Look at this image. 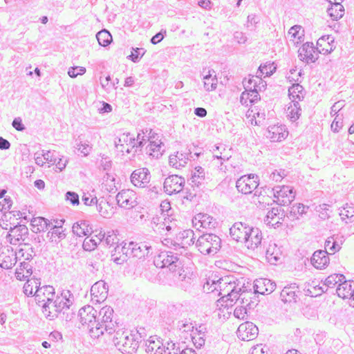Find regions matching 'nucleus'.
<instances>
[{
	"mask_svg": "<svg viewBox=\"0 0 354 354\" xmlns=\"http://www.w3.org/2000/svg\"><path fill=\"white\" fill-rule=\"evenodd\" d=\"M298 287L295 284L286 286L281 290L280 297L284 303L296 302L297 298Z\"/></svg>",
	"mask_w": 354,
	"mask_h": 354,
	"instance_id": "nucleus-36",
	"label": "nucleus"
},
{
	"mask_svg": "<svg viewBox=\"0 0 354 354\" xmlns=\"http://www.w3.org/2000/svg\"><path fill=\"white\" fill-rule=\"evenodd\" d=\"M160 208L162 211L164 221L156 225L158 231L160 234H163L165 231L168 232H176L178 230L176 221L171 218L169 214V211L171 209L170 203L169 201H162L160 204Z\"/></svg>",
	"mask_w": 354,
	"mask_h": 354,
	"instance_id": "nucleus-8",
	"label": "nucleus"
},
{
	"mask_svg": "<svg viewBox=\"0 0 354 354\" xmlns=\"http://www.w3.org/2000/svg\"><path fill=\"white\" fill-rule=\"evenodd\" d=\"M36 302L44 306L45 304L52 301L55 297V289L51 286H44L37 288L34 293Z\"/></svg>",
	"mask_w": 354,
	"mask_h": 354,
	"instance_id": "nucleus-20",
	"label": "nucleus"
},
{
	"mask_svg": "<svg viewBox=\"0 0 354 354\" xmlns=\"http://www.w3.org/2000/svg\"><path fill=\"white\" fill-rule=\"evenodd\" d=\"M97 210L103 218H109L115 214L114 208L104 200L97 201Z\"/></svg>",
	"mask_w": 354,
	"mask_h": 354,
	"instance_id": "nucleus-41",
	"label": "nucleus"
},
{
	"mask_svg": "<svg viewBox=\"0 0 354 354\" xmlns=\"http://www.w3.org/2000/svg\"><path fill=\"white\" fill-rule=\"evenodd\" d=\"M344 279L345 277L343 274H333L325 279L324 284L328 288H333L336 284L340 283Z\"/></svg>",
	"mask_w": 354,
	"mask_h": 354,
	"instance_id": "nucleus-54",
	"label": "nucleus"
},
{
	"mask_svg": "<svg viewBox=\"0 0 354 354\" xmlns=\"http://www.w3.org/2000/svg\"><path fill=\"white\" fill-rule=\"evenodd\" d=\"M145 50L144 48H133L131 54L129 56V59L134 63L138 62L140 58L145 55Z\"/></svg>",
	"mask_w": 354,
	"mask_h": 354,
	"instance_id": "nucleus-61",
	"label": "nucleus"
},
{
	"mask_svg": "<svg viewBox=\"0 0 354 354\" xmlns=\"http://www.w3.org/2000/svg\"><path fill=\"white\" fill-rule=\"evenodd\" d=\"M76 149L84 155V156H87L92 150V146L88 143L80 142L79 144H77Z\"/></svg>",
	"mask_w": 354,
	"mask_h": 354,
	"instance_id": "nucleus-62",
	"label": "nucleus"
},
{
	"mask_svg": "<svg viewBox=\"0 0 354 354\" xmlns=\"http://www.w3.org/2000/svg\"><path fill=\"white\" fill-rule=\"evenodd\" d=\"M304 37V30L301 26H293L288 32V37L294 44H298L303 41Z\"/></svg>",
	"mask_w": 354,
	"mask_h": 354,
	"instance_id": "nucleus-40",
	"label": "nucleus"
},
{
	"mask_svg": "<svg viewBox=\"0 0 354 354\" xmlns=\"http://www.w3.org/2000/svg\"><path fill=\"white\" fill-rule=\"evenodd\" d=\"M129 248V243H124L122 246L117 245L112 252L111 259L117 264H122L127 260V253Z\"/></svg>",
	"mask_w": 354,
	"mask_h": 354,
	"instance_id": "nucleus-34",
	"label": "nucleus"
},
{
	"mask_svg": "<svg viewBox=\"0 0 354 354\" xmlns=\"http://www.w3.org/2000/svg\"><path fill=\"white\" fill-rule=\"evenodd\" d=\"M286 117L292 122L297 120L301 114V109L299 103L290 101L286 109Z\"/></svg>",
	"mask_w": 354,
	"mask_h": 354,
	"instance_id": "nucleus-42",
	"label": "nucleus"
},
{
	"mask_svg": "<svg viewBox=\"0 0 354 354\" xmlns=\"http://www.w3.org/2000/svg\"><path fill=\"white\" fill-rule=\"evenodd\" d=\"M185 185V179L178 175H171L165 178L164 190L169 194H177L181 192Z\"/></svg>",
	"mask_w": 354,
	"mask_h": 354,
	"instance_id": "nucleus-15",
	"label": "nucleus"
},
{
	"mask_svg": "<svg viewBox=\"0 0 354 354\" xmlns=\"http://www.w3.org/2000/svg\"><path fill=\"white\" fill-rule=\"evenodd\" d=\"M258 331L259 329L255 324L250 322H246L239 326L237 335L243 341H250L257 337Z\"/></svg>",
	"mask_w": 354,
	"mask_h": 354,
	"instance_id": "nucleus-19",
	"label": "nucleus"
},
{
	"mask_svg": "<svg viewBox=\"0 0 354 354\" xmlns=\"http://www.w3.org/2000/svg\"><path fill=\"white\" fill-rule=\"evenodd\" d=\"M145 346L147 354H178L175 343L167 342L164 344L157 336H151L147 340Z\"/></svg>",
	"mask_w": 354,
	"mask_h": 354,
	"instance_id": "nucleus-5",
	"label": "nucleus"
},
{
	"mask_svg": "<svg viewBox=\"0 0 354 354\" xmlns=\"http://www.w3.org/2000/svg\"><path fill=\"white\" fill-rule=\"evenodd\" d=\"M150 180L151 174L146 167L137 169L131 175V182L134 186L138 187H147Z\"/></svg>",
	"mask_w": 354,
	"mask_h": 354,
	"instance_id": "nucleus-18",
	"label": "nucleus"
},
{
	"mask_svg": "<svg viewBox=\"0 0 354 354\" xmlns=\"http://www.w3.org/2000/svg\"><path fill=\"white\" fill-rule=\"evenodd\" d=\"M250 230L251 226L242 222H237L230 227V234L234 240L243 243Z\"/></svg>",
	"mask_w": 354,
	"mask_h": 354,
	"instance_id": "nucleus-21",
	"label": "nucleus"
},
{
	"mask_svg": "<svg viewBox=\"0 0 354 354\" xmlns=\"http://www.w3.org/2000/svg\"><path fill=\"white\" fill-rule=\"evenodd\" d=\"M325 250H328L331 254H335L341 249V245L338 244L333 237H329L325 241L324 244Z\"/></svg>",
	"mask_w": 354,
	"mask_h": 354,
	"instance_id": "nucleus-56",
	"label": "nucleus"
},
{
	"mask_svg": "<svg viewBox=\"0 0 354 354\" xmlns=\"http://www.w3.org/2000/svg\"><path fill=\"white\" fill-rule=\"evenodd\" d=\"M40 282L37 279L31 278L28 279L24 286V292L27 295H34L35 291L39 288Z\"/></svg>",
	"mask_w": 354,
	"mask_h": 354,
	"instance_id": "nucleus-50",
	"label": "nucleus"
},
{
	"mask_svg": "<svg viewBox=\"0 0 354 354\" xmlns=\"http://www.w3.org/2000/svg\"><path fill=\"white\" fill-rule=\"evenodd\" d=\"M276 67L274 66L273 63H267L264 65H261L259 68L258 71L257 72V75H259V77H268L272 75L274 72Z\"/></svg>",
	"mask_w": 354,
	"mask_h": 354,
	"instance_id": "nucleus-53",
	"label": "nucleus"
},
{
	"mask_svg": "<svg viewBox=\"0 0 354 354\" xmlns=\"http://www.w3.org/2000/svg\"><path fill=\"white\" fill-rule=\"evenodd\" d=\"M281 250L277 244L270 242L266 247V257L268 261L271 264H276L280 259Z\"/></svg>",
	"mask_w": 354,
	"mask_h": 354,
	"instance_id": "nucleus-38",
	"label": "nucleus"
},
{
	"mask_svg": "<svg viewBox=\"0 0 354 354\" xmlns=\"http://www.w3.org/2000/svg\"><path fill=\"white\" fill-rule=\"evenodd\" d=\"M258 186V176L255 174L244 175L236 183L237 190L243 194H251Z\"/></svg>",
	"mask_w": 354,
	"mask_h": 354,
	"instance_id": "nucleus-9",
	"label": "nucleus"
},
{
	"mask_svg": "<svg viewBox=\"0 0 354 354\" xmlns=\"http://www.w3.org/2000/svg\"><path fill=\"white\" fill-rule=\"evenodd\" d=\"M204 88L207 91H212L216 88L218 80L214 70L204 69L202 72Z\"/></svg>",
	"mask_w": 354,
	"mask_h": 354,
	"instance_id": "nucleus-32",
	"label": "nucleus"
},
{
	"mask_svg": "<svg viewBox=\"0 0 354 354\" xmlns=\"http://www.w3.org/2000/svg\"><path fill=\"white\" fill-rule=\"evenodd\" d=\"M329 261L328 252L322 250L315 251L310 259L312 265L319 270L325 268L328 265Z\"/></svg>",
	"mask_w": 354,
	"mask_h": 354,
	"instance_id": "nucleus-28",
	"label": "nucleus"
},
{
	"mask_svg": "<svg viewBox=\"0 0 354 354\" xmlns=\"http://www.w3.org/2000/svg\"><path fill=\"white\" fill-rule=\"evenodd\" d=\"M32 231L35 233L44 232L50 226L48 221L43 217L33 218L31 220Z\"/></svg>",
	"mask_w": 354,
	"mask_h": 354,
	"instance_id": "nucleus-44",
	"label": "nucleus"
},
{
	"mask_svg": "<svg viewBox=\"0 0 354 354\" xmlns=\"http://www.w3.org/2000/svg\"><path fill=\"white\" fill-rule=\"evenodd\" d=\"M286 172L283 169L274 170L270 175V178L274 182H280L286 176Z\"/></svg>",
	"mask_w": 354,
	"mask_h": 354,
	"instance_id": "nucleus-64",
	"label": "nucleus"
},
{
	"mask_svg": "<svg viewBox=\"0 0 354 354\" xmlns=\"http://www.w3.org/2000/svg\"><path fill=\"white\" fill-rule=\"evenodd\" d=\"M275 202L281 205H288L295 197L293 188L290 186H277L273 188Z\"/></svg>",
	"mask_w": 354,
	"mask_h": 354,
	"instance_id": "nucleus-10",
	"label": "nucleus"
},
{
	"mask_svg": "<svg viewBox=\"0 0 354 354\" xmlns=\"http://www.w3.org/2000/svg\"><path fill=\"white\" fill-rule=\"evenodd\" d=\"M12 201L10 197H0V212L10 210L12 207Z\"/></svg>",
	"mask_w": 354,
	"mask_h": 354,
	"instance_id": "nucleus-63",
	"label": "nucleus"
},
{
	"mask_svg": "<svg viewBox=\"0 0 354 354\" xmlns=\"http://www.w3.org/2000/svg\"><path fill=\"white\" fill-rule=\"evenodd\" d=\"M113 315V310L111 306H106L100 309L97 321L101 320L100 323L103 326V333L105 331L110 335L114 332V324L112 322Z\"/></svg>",
	"mask_w": 354,
	"mask_h": 354,
	"instance_id": "nucleus-14",
	"label": "nucleus"
},
{
	"mask_svg": "<svg viewBox=\"0 0 354 354\" xmlns=\"http://www.w3.org/2000/svg\"><path fill=\"white\" fill-rule=\"evenodd\" d=\"M339 215L343 219L345 218L354 217V206L353 204L346 203L344 207L340 209Z\"/></svg>",
	"mask_w": 354,
	"mask_h": 354,
	"instance_id": "nucleus-58",
	"label": "nucleus"
},
{
	"mask_svg": "<svg viewBox=\"0 0 354 354\" xmlns=\"http://www.w3.org/2000/svg\"><path fill=\"white\" fill-rule=\"evenodd\" d=\"M194 227L198 230L201 229H212L215 227V221L214 218L207 214H198L192 219Z\"/></svg>",
	"mask_w": 354,
	"mask_h": 354,
	"instance_id": "nucleus-22",
	"label": "nucleus"
},
{
	"mask_svg": "<svg viewBox=\"0 0 354 354\" xmlns=\"http://www.w3.org/2000/svg\"><path fill=\"white\" fill-rule=\"evenodd\" d=\"M104 234V238L102 243H104L109 247L113 246L115 244L118 243L119 239L113 230L108 231L106 233Z\"/></svg>",
	"mask_w": 354,
	"mask_h": 354,
	"instance_id": "nucleus-55",
	"label": "nucleus"
},
{
	"mask_svg": "<svg viewBox=\"0 0 354 354\" xmlns=\"http://www.w3.org/2000/svg\"><path fill=\"white\" fill-rule=\"evenodd\" d=\"M96 38L100 46H106L112 41V36L106 30H102L96 35Z\"/></svg>",
	"mask_w": 354,
	"mask_h": 354,
	"instance_id": "nucleus-52",
	"label": "nucleus"
},
{
	"mask_svg": "<svg viewBox=\"0 0 354 354\" xmlns=\"http://www.w3.org/2000/svg\"><path fill=\"white\" fill-rule=\"evenodd\" d=\"M246 82L252 86L253 90H256L258 93L265 90L267 85L266 82L259 75L252 76Z\"/></svg>",
	"mask_w": 354,
	"mask_h": 354,
	"instance_id": "nucleus-49",
	"label": "nucleus"
},
{
	"mask_svg": "<svg viewBox=\"0 0 354 354\" xmlns=\"http://www.w3.org/2000/svg\"><path fill=\"white\" fill-rule=\"evenodd\" d=\"M221 239L214 234L200 236L196 243L198 251L203 254H214L221 248Z\"/></svg>",
	"mask_w": 354,
	"mask_h": 354,
	"instance_id": "nucleus-6",
	"label": "nucleus"
},
{
	"mask_svg": "<svg viewBox=\"0 0 354 354\" xmlns=\"http://www.w3.org/2000/svg\"><path fill=\"white\" fill-rule=\"evenodd\" d=\"M189 160V154L182 152H176L169 158V165L176 169L185 167Z\"/></svg>",
	"mask_w": 354,
	"mask_h": 354,
	"instance_id": "nucleus-35",
	"label": "nucleus"
},
{
	"mask_svg": "<svg viewBox=\"0 0 354 354\" xmlns=\"http://www.w3.org/2000/svg\"><path fill=\"white\" fill-rule=\"evenodd\" d=\"M114 145L120 152L129 153L136 149L135 137L129 133H122L115 139Z\"/></svg>",
	"mask_w": 354,
	"mask_h": 354,
	"instance_id": "nucleus-13",
	"label": "nucleus"
},
{
	"mask_svg": "<svg viewBox=\"0 0 354 354\" xmlns=\"http://www.w3.org/2000/svg\"><path fill=\"white\" fill-rule=\"evenodd\" d=\"M190 180L192 186H201L205 180V169L201 167H196L192 174Z\"/></svg>",
	"mask_w": 354,
	"mask_h": 354,
	"instance_id": "nucleus-47",
	"label": "nucleus"
},
{
	"mask_svg": "<svg viewBox=\"0 0 354 354\" xmlns=\"http://www.w3.org/2000/svg\"><path fill=\"white\" fill-rule=\"evenodd\" d=\"M210 151L212 153L213 165L223 170V162L228 160L232 156L230 149H227L224 145L220 144L213 145Z\"/></svg>",
	"mask_w": 354,
	"mask_h": 354,
	"instance_id": "nucleus-12",
	"label": "nucleus"
},
{
	"mask_svg": "<svg viewBox=\"0 0 354 354\" xmlns=\"http://www.w3.org/2000/svg\"><path fill=\"white\" fill-rule=\"evenodd\" d=\"M149 249H151L150 246H147V245L145 244L139 245L136 243V247H132L131 248V253H133V257H136L138 259L144 258L145 256L148 255Z\"/></svg>",
	"mask_w": 354,
	"mask_h": 354,
	"instance_id": "nucleus-51",
	"label": "nucleus"
},
{
	"mask_svg": "<svg viewBox=\"0 0 354 354\" xmlns=\"http://www.w3.org/2000/svg\"><path fill=\"white\" fill-rule=\"evenodd\" d=\"M194 233L192 230H186L179 233L178 240L180 241L178 244L182 248H187L194 244Z\"/></svg>",
	"mask_w": 354,
	"mask_h": 354,
	"instance_id": "nucleus-43",
	"label": "nucleus"
},
{
	"mask_svg": "<svg viewBox=\"0 0 354 354\" xmlns=\"http://www.w3.org/2000/svg\"><path fill=\"white\" fill-rule=\"evenodd\" d=\"M243 84L245 87V91L241 93L240 102L241 104L248 106L250 104L257 102L260 100V97L259 93L256 90H253L245 80L243 81Z\"/></svg>",
	"mask_w": 354,
	"mask_h": 354,
	"instance_id": "nucleus-23",
	"label": "nucleus"
},
{
	"mask_svg": "<svg viewBox=\"0 0 354 354\" xmlns=\"http://www.w3.org/2000/svg\"><path fill=\"white\" fill-rule=\"evenodd\" d=\"M336 292L339 297L351 299L354 292V281L343 280L338 284Z\"/></svg>",
	"mask_w": 354,
	"mask_h": 354,
	"instance_id": "nucleus-33",
	"label": "nucleus"
},
{
	"mask_svg": "<svg viewBox=\"0 0 354 354\" xmlns=\"http://www.w3.org/2000/svg\"><path fill=\"white\" fill-rule=\"evenodd\" d=\"M261 231L257 227H251V230L248 234L243 243L248 249L255 250L261 245Z\"/></svg>",
	"mask_w": 354,
	"mask_h": 354,
	"instance_id": "nucleus-25",
	"label": "nucleus"
},
{
	"mask_svg": "<svg viewBox=\"0 0 354 354\" xmlns=\"http://www.w3.org/2000/svg\"><path fill=\"white\" fill-rule=\"evenodd\" d=\"M97 310L87 305L79 310V317L82 325H87L91 337L98 338L103 335V326L96 320Z\"/></svg>",
	"mask_w": 354,
	"mask_h": 354,
	"instance_id": "nucleus-3",
	"label": "nucleus"
},
{
	"mask_svg": "<svg viewBox=\"0 0 354 354\" xmlns=\"http://www.w3.org/2000/svg\"><path fill=\"white\" fill-rule=\"evenodd\" d=\"M68 293H62L60 296H55L53 300L44 304L43 313L46 318L53 320L57 317L61 312L69 308L72 302L67 298Z\"/></svg>",
	"mask_w": 354,
	"mask_h": 354,
	"instance_id": "nucleus-4",
	"label": "nucleus"
},
{
	"mask_svg": "<svg viewBox=\"0 0 354 354\" xmlns=\"http://www.w3.org/2000/svg\"><path fill=\"white\" fill-rule=\"evenodd\" d=\"M104 234L100 231L94 236H87L83 242V248L86 251H92L95 249L98 244L103 241Z\"/></svg>",
	"mask_w": 354,
	"mask_h": 354,
	"instance_id": "nucleus-37",
	"label": "nucleus"
},
{
	"mask_svg": "<svg viewBox=\"0 0 354 354\" xmlns=\"http://www.w3.org/2000/svg\"><path fill=\"white\" fill-rule=\"evenodd\" d=\"M149 145L146 147V152L150 156L158 158L162 155V143L158 138H156L154 136H150L148 139Z\"/></svg>",
	"mask_w": 354,
	"mask_h": 354,
	"instance_id": "nucleus-31",
	"label": "nucleus"
},
{
	"mask_svg": "<svg viewBox=\"0 0 354 354\" xmlns=\"http://www.w3.org/2000/svg\"><path fill=\"white\" fill-rule=\"evenodd\" d=\"M318 51L313 43H306L299 49V57L307 62H315L318 59Z\"/></svg>",
	"mask_w": 354,
	"mask_h": 354,
	"instance_id": "nucleus-24",
	"label": "nucleus"
},
{
	"mask_svg": "<svg viewBox=\"0 0 354 354\" xmlns=\"http://www.w3.org/2000/svg\"><path fill=\"white\" fill-rule=\"evenodd\" d=\"M306 95L303 86L299 84H294L288 89V96L290 101L299 103L302 101Z\"/></svg>",
	"mask_w": 354,
	"mask_h": 354,
	"instance_id": "nucleus-39",
	"label": "nucleus"
},
{
	"mask_svg": "<svg viewBox=\"0 0 354 354\" xmlns=\"http://www.w3.org/2000/svg\"><path fill=\"white\" fill-rule=\"evenodd\" d=\"M150 138V136H148L146 133L142 131L141 133H138L137 135V138H135L136 142V150L135 152L138 150H141L144 144L148 142V139Z\"/></svg>",
	"mask_w": 354,
	"mask_h": 354,
	"instance_id": "nucleus-57",
	"label": "nucleus"
},
{
	"mask_svg": "<svg viewBox=\"0 0 354 354\" xmlns=\"http://www.w3.org/2000/svg\"><path fill=\"white\" fill-rule=\"evenodd\" d=\"M16 254L8 248H3L0 253V267L10 269L16 263Z\"/></svg>",
	"mask_w": 354,
	"mask_h": 354,
	"instance_id": "nucleus-30",
	"label": "nucleus"
},
{
	"mask_svg": "<svg viewBox=\"0 0 354 354\" xmlns=\"http://www.w3.org/2000/svg\"><path fill=\"white\" fill-rule=\"evenodd\" d=\"M203 290L221 297L217 301V306L228 308L237 301L241 304L248 303L247 295L249 292L243 284L231 276L218 279L209 277L203 285Z\"/></svg>",
	"mask_w": 354,
	"mask_h": 354,
	"instance_id": "nucleus-1",
	"label": "nucleus"
},
{
	"mask_svg": "<svg viewBox=\"0 0 354 354\" xmlns=\"http://www.w3.org/2000/svg\"><path fill=\"white\" fill-rule=\"evenodd\" d=\"M86 71V69L85 67L83 66H71L68 70V75L71 78H75L77 75H84Z\"/></svg>",
	"mask_w": 354,
	"mask_h": 354,
	"instance_id": "nucleus-60",
	"label": "nucleus"
},
{
	"mask_svg": "<svg viewBox=\"0 0 354 354\" xmlns=\"http://www.w3.org/2000/svg\"><path fill=\"white\" fill-rule=\"evenodd\" d=\"M28 234L27 227L24 225H19L10 228L7 239L12 245H18L25 241Z\"/></svg>",
	"mask_w": 354,
	"mask_h": 354,
	"instance_id": "nucleus-17",
	"label": "nucleus"
},
{
	"mask_svg": "<svg viewBox=\"0 0 354 354\" xmlns=\"http://www.w3.org/2000/svg\"><path fill=\"white\" fill-rule=\"evenodd\" d=\"M153 263L157 268H167L171 272H175L180 266L178 255L170 251L161 252L155 257Z\"/></svg>",
	"mask_w": 354,
	"mask_h": 354,
	"instance_id": "nucleus-7",
	"label": "nucleus"
},
{
	"mask_svg": "<svg viewBox=\"0 0 354 354\" xmlns=\"http://www.w3.org/2000/svg\"><path fill=\"white\" fill-rule=\"evenodd\" d=\"M327 12L333 20H338L344 15V8L340 3H333L328 9Z\"/></svg>",
	"mask_w": 354,
	"mask_h": 354,
	"instance_id": "nucleus-48",
	"label": "nucleus"
},
{
	"mask_svg": "<svg viewBox=\"0 0 354 354\" xmlns=\"http://www.w3.org/2000/svg\"><path fill=\"white\" fill-rule=\"evenodd\" d=\"M72 230L73 234L82 237L91 234V228L85 221H80L73 224Z\"/></svg>",
	"mask_w": 354,
	"mask_h": 354,
	"instance_id": "nucleus-46",
	"label": "nucleus"
},
{
	"mask_svg": "<svg viewBox=\"0 0 354 354\" xmlns=\"http://www.w3.org/2000/svg\"><path fill=\"white\" fill-rule=\"evenodd\" d=\"M108 286L105 281L100 280L95 282L91 288L93 303H101L106 300L108 295Z\"/></svg>",
	"mask_w": 354,
	"mask_h": 354,
	"instance_id": "nucleus-16",
	"label": "nucleus"
},
{
	"mask_svg": "<svg viewBox=\"0 0 354 354\" xmlns=\"http://www.w3.org/2000/svg\"><path fill=\"white\" fill-rule=\"evenodd\" d=\"M48 234H50V239L57 238L59 239H62L65 237V234L62 227L58 225H54L50 229Z\"/></svg>",
	"mask_w": 354,
	"mask_h": 354,
	"instance_id": "nucleus-59",
	"label": "nucleus"
},
{
	"mask_svg": "<svg viewBox=\"0 0 354 354\" xmlns=\"http://www.w3.org/2000/svg\"><path fill=\"white\" fill-rule=\"evenodd\" d=\"M281 209L279 207H272L270 209L264 219V222L268 225L274 226L280 223L281 217L279 216Z\"/></svg>",
	"mask_w": 354,
	"mask_h": 354,
	"instance_id": "nucleus-45",
	"label": "nucleus"
},
{
	"mask_svg": "<svg viewBox=\"0 0 354 354\" xmlns=\"http://www.w3.org/2000/svg\"><path fill=\"white\" fill-rule=\"evenodd\" d=\"M335 48V39L331 35H324L317 41V50L319 53L326 55Z\"/></svg>",
	"mask_w": 354,
	"mask_h": 354,
	"instance_id": "nucleus-27",
	"label": "nucleus"
},
{
	"mask_svg": "<svg viewBox=\"0 0 354 354\" xmlns=\"http://www.w3.org/2000/svg\"><path fill=\"white\" fill-rule=\"evenodd\" d=\"M254 288L256 293L269 295L276 288V283L268 279L261 278L254 281Z\"/></svg>",
	"mask_w": 354,
	"mask_h": 354,
	"instance_id": "nucleus-26",
	"label": "nucleus"
},
{
	"mask_svg": "<svg viewBox=\"0 0 354 354\" xmlns=\"http://www.w3.org/2000/svg\"><path fill=\"white\" fill-rule=\"evenodd\" d=\"M138 196L132 189H122L116 195V201L119 207L130 209L138 205Z\"/></svg>",
	"mask_w": 354,
	"mask_h": 354,
	"instance_id": "nucleus-11",
	"label": "nucleus"
},
{
	"mask_svg": "<svg viewBox=\"0 0 354 354\" xmlns=\"http://www.w3.org/2000/svg\"><path fill=\"white\" fill-rule=\"evenodd\" d=\"M142 336L138 330L117 331L113 338L115 347L123 354H133L139 347Z\"/></svg>",
	"mask_w": 354,
	"mask_h": 354,
	"instance_id": "nucleus-2",
	"label": "nucleus"
},
{
	"mask_svg": "<svg viewBox=\"0 0 354 354\" xmlns=\"http://www.w3.org/2000/svg\"><path fill=\"white\" fill-rule=\"evenodd\" d=\"M288 135V132L283 125L270 126L268 129L267 137L272 142H281Z\"/></svg>",
	"mask_w": 354,
	"mask_h": 354,
	"instance_id": "nucleus-29",
	"label": "nucleus"
}]
</instances>
